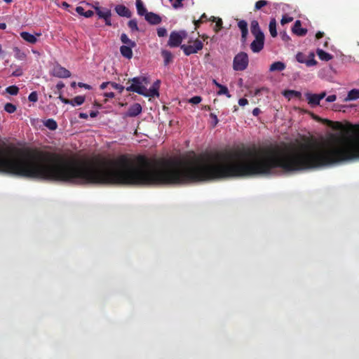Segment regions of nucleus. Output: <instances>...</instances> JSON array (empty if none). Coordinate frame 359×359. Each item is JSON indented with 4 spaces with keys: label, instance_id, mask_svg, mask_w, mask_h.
<instances>
[{
    "label": "nucleus",
    "instance_id": "obj_1",
    "mask_svg": "<svg viewBox=\"0 0 359 359\" xmlns=\"http://www.w3.org/2000/svg\"><path fill=\"white\" fill-rule=\"evenodd\" d=\"M0 173L79 184H122V155L95 163L35 149L0 148Z\"/></svg>",
    "mask_w": 359,
    "mask_h": 359
},
{
    "label": "nucleus",
    "instance_id": "obj_2",
    "mask_svg": "<svg viewBox=\"0 0 359 359\" xmlns=\"http://www.w3.org/2000/svg\"><path fill=\"white\" fill-rule=\"evenodd\" d=\"M250 31L255 37V39L250 43V49L253 53H259L264 48L265 38L257 20H255L251 22Z\"/></svg>",
    "mask_w": 359,
    "mask_h": 359
},
{
    "label": "nucleus",
    "instance_id": "obj_3",
    "mask_svg": "<svg viewBox=\"0 0 359 359\" xmlns=\"http://www.w3.org/2000/svg\"><path fill=\"white\" fill-rule=\"evenodd\" d=\"M132 81V84L126 88L128 92H134L139 95L144 94L145 86L149 83V79L147 76H141L134 77L128 81Z\"/></svg>",
    "mask_w": 359,
    "mask_h": 359
},
{
    "label": "nucleus",
    "instance_id": "obj_4",
    "mask_svg": "<svg viewBox=\"0 0 359 359\" xmlns=\"http://www.w3.org/2000/svg\"><path fill=\"white\" fill-rule=\"evenodd\" d=\"M249 64V57L246 53L240 52L236 54L233 60V69L235 71H244Z\"/></svg>",
    "mask_w": 359,
    "mask_h": 359
},
{
    "label": "nucleus",
    "instance_id": "obj_5",
    "mask_svg": "<svg viewBox=\"0 0 359 359\" xmlns=\"http://www.w3.org/2000/svg\"><path fill=\"white\" fill-rule=\"evenodd\" d=\"M203 47L202 41L198 39H196L194 41V45H182L180 46L181 49L183 50L185 55L189 56L191 54L196 53L201 50Z\"/></svg>",
    "mask_w": 359,
    "mask_h": 359
},
{
    "label": "nucleus",
    "instance_id": "obj_6",
    "mask_svg": "<svg viewBox=\"0 0 359 359\" xmlns=\"http://www.w3.org/2000/svg\"><path fill=\"white\" fill-rule=\"evenodd\" d=\"M185 36V32H172L170 34L168 45L171 48L178 47L182 43V41Z\"/></svg>",
    "mask_w": 359,
    "mask_h": 359
},
{
    "label": "nucleus",
    "instance_id": "obj_7",
    "mask_svg": "<svg viewBox=\"0 0 359 359\" xmlns=\"http://www.w3.org/2000/svg\"><path fill=\"white\" fill-rule=\"evenodd\" d=\"M52 75L57 78H69L71 76V72L60 65H56L52 69Z\"/></svg>",
    "mask_w": 359,
    "mask_h": 359
},
{
    "label": "nucleus",
    "instance_id": "obj_8",
    "mask_svg": "<svg viewBox=\"0 0 359 359\" xmlns=\"http://www.w3.org/2000/svg\"><path fill=\"white\" fill-rule=\"evenodd\" d=\"M325 96V92H322L320 94H312L309 93L306 94L308 103L313 107L319 105L320 100H323Z\"/></svg>",
    "mask_w": 359,
    "mask_h": 359
},
{
    "label": "nucleus",
    "instance_id": "obj_9",
    "mask_svg": "<svg viewBox=\"0 0 359 359\" xmlns=\"http://www.w3.org/2000/svg\"><path fill=\"white\" fill-rule=\"evenodd\" d=\"M238 27L241 32V41L245 43L248 34V23L245 20H241L238 22Z\"/></svg>",
    "mask_w": 359,
    "mask_h": 359
},
{
    "label": "nucleus",
    "instance_id": "obj_10",
    "mask_svg": "<svg viewBox=\"0 0 359 359\" xmlns=\"http://www.w3.org/2000/svg\"><path fill=\"white\" fill-rule=\"evenodd\" d=\"M142 106L139 103H135L131 105L126 112V116L128 117H135L142 112Z\"/></svg>",
    "mask_w": 359,
    "mask_h": 359
},
{
    "label": "nucleus",
    "instance_id": "obj_11",
    "mask_svg": "<svg viewBox=\"0 0 359 359\" xmlns=\"http://www.w3.org/2000/svg\"><path fill=\"white\" fill-rule=\"evenodd\" d=\"M145 20L151 25H158L161 22V17L153 12H149L145 15Z\"/></svg>",
    "mask_w": 359,
    "mask_h": 359
},
{
    "label": "nucleus",
    "instance_id": "obj_12",
    "mask_svg": "<svg viewBox=\"0 0 359 359\" xmlns=\"http://www.w3.org/2000/svg\"><path fill=\"white\" fill-rule=\"evenodd\" d=\"M292 32L299 36H303L306 34L307 29L302 28L301 21L297 20L292 27Z\"/></svg>",
    "mask_w": 359,
    "mask_h": 359
},
{
    "label": "nucleus",
    "instance_id": "obj_13",
    "mask_svg": "<svg viewBox=\"0 0 359 359\" xmlns=\"http://www.w3.org/2000/svg\"><path fill=\"white\" fill-rule=\"evenodd\" d=\"M115 11L121 17L130 18L132 15L130 11L123 5L116 6L115 7Z\"/></svg>",
    "mask_w": 359,
    "mask_h": 359
},
{
    "label": "nucleus",
    "instance_id": "obj_14",
    "mask_svg": "<svg viewBox=\"0 0 359 359\" xmlns=\"http://www.w3.org/2000/svg\"><path fill=\"white\" fill-rule=\"evenodd\" d=\"M20 35L25 41L31 44H35L38 41L36 36L27 32H22Z\"/></svg>",
    "mask_w": 359,
    "mask_h": 359
},
{
    "label": "nucleus",
    "instance_id": "obj_15",
    "mask_svg": "<svg viewBox=\"0 0 359 359\" xmlns=\"http://www.w3.org/2000/svg\"><path fill=\"white\" fill-rule=\"evenodd\" d=\"M134 47H131V46H121L120 47V52H121V55L127 59H131L133 57L132 49Z\"/></svg>",
    "mask_w": 359,
    "mask_h": 359
},
{
    "label": "nucleus",
    "instance_id": "obj_16",
    "mask_svg": "<svg viewBox=\"0 0 359 359\" xmlns=\"http://www.w3.org/2000/svg\"><path fill=\"white\" fill-rule=\"evenodd\" d=\"M285 69V65L280 61L275 62L272 63L270 66L269 71L270 72H281Z\"/></svg>",
    "mask_w": 359,
    "mask_h": 359
},
{
    "label": "nucleus",
    "instance_id": "obj_17",
    "mask_svg": "<svg viewBox=\"0 0 359 359\" xmlns=\"http://www.w3.org/2000/svg\"><path fill=\"white\" fill-rule=\"evenodd\" d=\"M136 7L139 15H144L145 17V15L149 13L147 12V8L144 7L142 0H136Z\"/></svg>",
    "mask_w": 359,
    "mask_h": 359
},
{
    "label": "nucleus",
    "instance_id": "obj_18",
    "mask_svg": "<svg viewBox=\"0 0 359 359\" xmlns=\"http://www.w3.org/2000/svg\"><path fill=\"white\" fill-rule=\"evenodd\" d=\"M121 41L124 44L123 46L135 47L136 43L128 38L126 34L123 33L121 35Z\"/></svg>",
    "mask_w": 359,
    "mask_h": 359
},
{
    "label": "nucleus",
    "instance_id": "obj_19",
    "mask_svg": "<svg viewBox=\"0 0 359 359\" xmlns=\"http://www.w3.org/2000/svg\"><path fill=\"white\" fill-rule=\"evenodd\" d=\"M316 53L318 57L323 61H329L332 58V55L322 49L318 48Z\"/></svg>",
    "mask_w": 359,
    "mask_h": 359
},
{
    "label": "nucleus",
    "instance_id": "obj_20",
    "mask_svg": "<svg viewBox=\"0 0 359 359\" xmlns=\"http://www.w3.org/2000/svg\"><path fill=\"white\" fill-rule=\"evenodd\" d=\"M283 95L285 97H287L289 100H290L292 97L300 99L302 97V93L300 92L294 90H285L283 93Z\"/></svg>",
    "mask_w": 359,
    "mask_h": 359
},
{
    "label": "nucleus",
    "instance_id": "obj_21",
    "mask_svg": "<svg viewBox=\"0 0 359 359\" xmlns=\"http://www.w3.org/2000/svg\"><path fill=\"white\" fill-rule=\"evenodd\" d=\"M95 12L100 18H106L111 13V11L108 8L96 7Z\"/></svg>",
    "mask_w": 359,
    "mask_h": 359
},
{
    "label": "nucleus",
    "instance_id": "obj_22",
    "mask_svg": "<svg viewBox=\"0 0 359 359\" xmlns=\"http://www.w3.org/2000/svg\"><path fill=\"white\" fill-rule=\"evenodd\" d=\"M15 57L20 60H24L27 57V55L25 52L22 51L18 47H14L13 48Z\"/></svg>",
    "mask_w": 359,
    "mask_h": 359
},
{
    "label": "nucleus",
    "instance_id": "obj_23",
    "mask_svg": "<svg viewBox=\"0 0 359 359\" xmlns=\"http://www.w3.org/2000/svg\"><path fill=\"white\" fill-rule=\"evenodd\" d=\"M161 55L163 56V60H164V65L166 66L170 62H172V54L171 53V52H170L168 50H163L161 51Z\"/></svg>",
    "mask_w": 359,
    "mask_h": 359
},
{
    "label": "nucleus",
    "instance_id": "obj_24",
    "mask_svg": "<svg viewBox=\"0 0 359 359\" xmlns=\"http://www.w3.org/2000/svg\"><path fill=\"white\" fill-rule=\"evenodd\" d=\"M76 11L81 15H83L86 18H90L94 15V12L91 10H88L85 11L84 8L82 6H77L76 8Z\"/></svg>",
    "mask_w": 359,
    "mask_h": 359
},
{
    "label": "nucleus",
    "instance_id": "obj_25",
    "mask_svg": "<svg viewBox=\"0 0 359 359\" xmlns=\"http://www.w3.org/2000/svg\"><path fill=\"white\" fill-rule=\"evenodd\" d=\"M142 95L145 97H158L159 93L158 91L156 90V88H152L151 87L149 90L147 89L145 87L144 90V94H142Z\"/></svg>",
    "mask_w": 359,
    "mask_h": 359
},
{
    "label": "nucleus",
    "instance_id": "obj_26",
    "mask_svg": "<svg viewBox=\"0 0 359 359\" xmlns=\"http://www.w3.org/2000/svg\"><path fill=\"white\" fill-rule=\"evenodd\" d=\"M359 98V89H353L348 93L346 101L348 100H355Z\"/></svg>",
    "mask_w": 359,
    "mask_h": 359
},
{
    "label": "nucleus",
    "instance_id": "obj_27",
    "mask_svg": "<svg viewBox=\"0 0 359 359\" xmlns=\"http://www.w3.org/2000/svg\"><path fill=\"white\" fill-rule=\"evenodd\" d=\"M269 29L272 37H276L277 36L276 21L274 18L271 20L269 25Z\"/></svg>",
    "mask_w": 359,
    "mask_h": 359
},
{
    "label": "nucleus",
    "instance_id": "obj_28",
    "mask_svg": "<svg viewBox=\"0 0 359 359\" xmlns=\"http://www.w3.org/2000/svg\"><path fill=\"white\" fill-rule=\"evenodd\" d=\"M85 101V97L84 96H76L74 99L70 100L69 104L72 106H79L81 105Z\"/></svg>",
    "mask_w": 359,
    "mask_h": 359
},
{
    "label": "nucleus",
    "instance_id": "obj_29",
    "mask_svg": "<svg viewBox=\"0 0 359 359\" xmlns=\"http://www.w3.org/2000/svg\"><path fill=\"white\" fill-rule=\"evenodd\" d=\"M269 4V2L266 0H259L255 4L254 11H257Z\"/></svg>",
    "mask_w": 359,
    "mask_h": 359
},
{
    "label": "nucleus",
    "instance_id": "obj_30",
    "mask_svg": "<svg viewBox=\"0 0 359 359\" xmlns=\"http://www.w3.org/2000/svg\"><path fill=\"white\" fill-rule=\"evenodd\" d=\"M45 126L51 130H54L57 128V122L53 118L48 119L45 123Z\"/></svg>",
    "mask_w": 359,
    "mask_h": 359
},
{
    "label": "nucleus",
    "instance_id": "obj_31",
    "mask_svg": "<svg viewBox=\"0 0 359 359\" xmlns=\"http://www.w3.org/2000/svg\"><path fill=\"white\" fill-rule=\"evenodd\" d=\"M128 26L132 32L139 31L137 21L136 19H132L129 20L128 22Z\"/></svg>",
    "mask_w": 359,
    "mask_h": 359
},
{
    "label": "nucleus",
    "instance_id": "obj_32",
    "mask_svg": "<svg viewBox=\"0 0 359 359\" xmlns=\"http://www.w3.org/2000/svg\"><path fill=\"white\" fill-rule=\"evenodd\" d=\"M6 91L11 95H16L19 92V88L16 86H11L6 88Z\"/></svg>",
    "mask_w": 359,
    "mask_h": 359
},
{
    "label": "nucleus",
    "instance_id": "obj_33",
    "mask_svg": "<svg viewBox=\"0 0 359 359\" xmlns=\"http://www.w3.org/2000/svg\"><path fill=\"white\" fill-rule=\"evenodd\" d=\"M218 88L219 89V91L217 92V94L219 95H226L228 97H231V95L229 94V90L226 86L221 84Z\"/></svg>",
    "mask_w": 359,
    "mask_h": 359
},
{
    "label": "nucleus",
    "instance_id": "obj_34",
    "mask_svg": "<svg viewBox=\"0 0 359 359\" xmlns=\"http://www.w3.org/2000/svg\"><path fill=\"white\" fill-rule=\"evenodd\" d=\"M4 110L9 114H12L16 111V107L12 103L8 102L5 104Z\"/></svg>",
    "mask_w": 359,
    "mask_h": 359
},
{
    "label": "nucleus",
    "instance_id": "obj_35",
    "mask_svg": "<svg viewBox=\"0 0 359 359\" xmlns=\"http://www.w3.org/2000/svg\"><path fill=\"white\" fill-rule=\"evenodd\" d=\"M310 57L311 58L309 60L306 59L305 64L307 67L314 66L317 64V61L314 59V54L313 53H310Z\"/></svg>",
    "mask_w": 359,
    "mask_h": 359
},
{
    "label": "nucleus",
    "instance_id": "obj_36",
    "mask_svg": "<svg viewBox=\"0 0 359 359\" xmlns=\"http://www.w3.org/2000/svg\"><path fill=\"white\" fill-rule=\"evenodd\" d=\"M222 20L221 18H218L215 22V25L213 28L215 32H218L222 28Z\"/></svg>",
    "mask_w": 359,
    "mask_h": 359
},
{
    "label": "nucleus",
    "instance_id": "obj_37",
    "mask_svg": "<svg viewBox=\"0 0 359 359\" xmlns=\"http://www.w3.org/2000/svg\"><path fill=\"white\" fill-rule=\"evenodd\" d=\"M296 59L299 63H305L306 55L302 53H298L296 55Z\"/></svg>",
    "mask_w": 359,
    "mask_h": 359
},
{
    "label": "nucleus",
    "instance_id": "obj_38",
    "mask_svg": "<svg viewBox=\"0 0 359 359\" xmlns=\"http://www.w3.org/2000/svg\"><path fill=\"white\" fill-rule=\"evenodd\" d=\"M28 100L30 101V102H35L38 100V95H37V93L36 91H33L32 92L29 96H28Z\"/></svg>",
    "mask_w": 359,
    "mask_h": 359
},
{
    "label": "nucleus",
    "instance_id": "obj_39",
    "mask_svg": "<svg viewBox=\"0 0 359 359\" xmlns=\"http://www.w3.org/2000/svg\"><path fill=\"white\" fill-rule=\"evenodd\" d=\"M293 20V18L292 17H290L287 15H285L282 17V19L280 20V23L281 25H285V24H287V23H289L290 22H292Z\"/></svg>",
    "mask_w": 359,
    "mask_h": 359
},
{
    "label": "nucleus",
    "instance_id": "obj_40",
    "mask_svg": "<svg viewBox=\"0 0 359 359\" xmlns=\"http://www.w3.org/2000/svg\"><path fill=\"white\" fill-rule=\"evenodd\" d=\"M111 86L114 89L118 90L120 93H121L125 88L124 86L112 81H111Z\"/></svg>",
    "mask_w": 359,
    "mask_h": 359
},
{
    "label": "nucleus",
    "instance_id": "obj_41",
    "mask_svg": "<svg viewBox=\"0 0 359 359\" xmlns=\"http://www.w3.org/2000/svg\"><path fill=\"white\" fill-rule=\"evenodd\" d=\"M157 34L159 37H163L167 35V29L164 27H159L157 29Z\"/></svg>",
    "mask_w": 359,
    "mask_h": 359
},
{
    "label": "nucleus",
    "instance_id": "obj_42",
    "mask_svg": "<svg viewBox=\"0 0 359 359\" xmlns=\"http://www.w3.org/2000/svg\"><path fill=\"white\" fill-rule=\"evenodd\" d=\"M201 100H202L201 97L194 96L189 100V102L193 104H197L200 103L201 102Z\"/></svg>",
    "mask_w": 359,
    "mask_h": 359
},
{
    "label": "nucleus",
    "instance_id": "obj_43",
    "mask_svg": "<svg viewBox=\"0 0 359 359\" xmlns=\"http://www.w3.org/2000/svg\"><path fill=\"white\" fill-rule=\"evenodd\" d=\"M210 118L212 120V126H213V127H215L217 126V124L218 123V121H219L217 115L215 114L214 113H210Z\"/></svg>",
    "mask_w": 359,
    "mask_h": 359
},
{
    "label": "nucleus",
    "instance_id": "obj_44",
    "mask_svg": "<svg viewBox=\"0 0 359 359\" xmlns=\"http://www.w3.org/2000/svg\"><path fill=\"white\" fill-rule=\"evenodd\" d=\"M111 13H109L107 17H106V18H103L104 20V22H105V24L107 26H111Z\"/></svg>",
    "mask_w": 359,
    "mask_h": 359
},
{
    "label": "nucleus",
    "instance_id": "obj_45",
    "mask_svg": "<svg viewBox=\"0 0 359 359\" xmlns=\"http://www.w3.org/2000/svg\"><path fill=\"white\" fill-rule=\"evenodd\" d=\"M337 99V96L335 95H331L326 97V101L328 102H334Z\"/></svg>",
    "mask_w": 359,
    "mask_h": 359
},
{
    "label": "nucleus",
    "instance_id": "obj_46",
    "mask_svg": "<svg viewBox=\"0 0 359 359\" xmlns=\"http://www.w3.org/2000/svg\"><path fill=\"white\" fill-rule=\"evenodd\" d=\"M238 104L241 106H245L246 104H248V100L245 98H241L238 100Z\"/></svg>",
    "mask_w": 359,
    "mask_h": 359
},
{
    "label": "nucleus",
    "instance_id": "obj_47",
    "mask_svg": "<svg viewBox=\"0 0 359 359\" xmlns=\"http://www.w3.org/2000/svg\"><path fill=\"white\" fill-rule=\"evenodd\" d=\"M22 74V71L21 69H17L12 73V76H20Z\"/></svg>",
    "mask_w": 359,
    "mask_h": 359
},
{
    "label": "nucleus",
    "instance_id": "obj_48",
    "mask_svg": "<svg viewBox=\"0 0 359 359\" xmlns=\"http://www.w3.org/2000/svg\"><path fill=\"white\" fill-rule=\"evenodd\" d=\"M78 86L80 87V88H84L86 89H88V90H90L92 88L90 85L88 84H86V83H81V82H79L78 83Z\"/></svg>",
    "mask_w": 359,
    "mask_h": 359
},
{
    "label": "nucleus",
    "instance_id": "obj_49",
    "mask_svg": "<svg viewBox=\"0 0 359 359\" xmlns=\"http://www.w3.org/2000/svg\"><path fill=\"white\" fill-rule=\"evenodd\" d=\"M104 96L107 98H114V96H115V94L113 93V92H110V93H104Z\"/></svg>",
    "mask_w": 359,
    "mask_h": 359
},
{
    "label": "nucleus",
    "instance_id": "obj_50",
    "mask_svg": "<svg viewBox=\"0 0 359 359\" xmlns=\"http://www.w3.org/2000/svg\"><path fill=\"white\" fill-rule=\"evenodd\" d=\"M108 85L111 86V81L103 82L100 85V89L104 90L107 87Z\"/></svg>",
    "mask_w": 359,
    "mask_h": 359
},
{
    "label": "nucleus",
    "instance_id": "obj_51",
    "mask_svg": "<svg viewBox=\"0 0 359 359\" xmlns=\"http://www.w3.org/2000/svg\"><path fill=\"white\" fill-rule=\"evenodd\" d=\"M202 20L198 19V20H194V25H195V29H196L197 28L199 27L200 25L202 23Z\"/></svg>",
    "mask_w": 359,
    "mask_h": 359
},
{
    "label": "nucleus",
    "instance_id": "obj_52",
    "mask_svg": "<svg viewBox=\"0 0 359 359\" xmlns=\"http://www.w3.org/2000/svg\"><path fill=\"white\" fill-rule=\"evenodd\" d=\"M59 99L65 104H69L71 102H70V100L69 99H67L64 97H62V95H60L59 96Z\"/></svg>",
    "mask_w": 359,
    "mask_h": 359
},
{
    "label": "nucleus",
    "instance_id": "obj_53",
    "mask_svg": "<svg viewBox=\"0 0 359 359\" xmlns=\"http://www.w3.org/2000/svg\"><path fill=\"white\" fill-rule=\"evenodd\" d=\"M260 113L261 110L258 107H256L252 110V114L255 116H257Z\"/></svg>",
    "mask_w": 359,
    "mask_h": 359
},
{
    "label": "nucleus",
    "instance_id": "obj_54",
    "mask_svg": "<svg viewBox=\"0 0 359 359\" xmlns=\"http://www.w3.org/2000/svg\"><path fill=\"white\" fill-rule=\"evenodd\" d=\"M323 36H324V32H320V31H319V32H318L316 33V38L317 39H320V38L323 37Z\"/></svg>",
    "mask_w": 359,
    "mask_h": 359
},
{
    "label": "nucleus",
    "instance_id": "obj_55",
    "mask_svg": "<svg viewBox=\"0 0 359 359\" xmlns=\"http://www.w3.org/2000/svg\"><path fill=\"white\" fill-rule=\"evenodd\" d=\"M65 86V84L62 82V81H60L57 83L56 85V88L58 89V90H60L62 89V88H64Z\"/></svg>",
    "mask_w": 359,
    "mask_h": 359
},
{
    "label": "nucleus",
    "instance_id": "obj_56",
    "mask_svg": "<svg viewBox=\"0 0 359 359\" xmlns=\"http://www.w3.org/2000/svg\"><path fill=\"white\" fill-rule=\"evenodd\" d=\"M79 117L80 118H83V119H87L88 116L87 114L86 113H80L79 115Z\"/></svg>",
    "mask_w": 359,
    "mask_h": 359
},
{
    "label": "nucleus",
    "instance_id": "obj_57",
    "mask_svg": "<svg viewBox=\"0 0 359 359\" xmlns=\"http://www.w3.org/2000/svg\"><path fill=\"white\" fill-rule=\"evenodd\" d=\"M199 19L201 20L203 22L204 21L208 20V17H207L205 13H203V15H201V18Z\"/></svg>",
    "mask_w": 359,
    "mask_h": 359
},
{
    "label": "nucleus",
    "instance_id": "obj_58",
    "mask_svg": "<svg viewBox=\"0 0 359 359\" xmlns=\"http://www.w3.org/2000/svg\"><path fill=\"white\" fill-rule=\"evenodd\" d=\"M159 84H160V81L158 80L156 82H154V83L152 86V88H156V90L158 91Z\"/></svg>",
    "mask_w": 359,
    "mask_h": 359
},
{
    "label": "nucleus",
    "instance_id": "obj_59",
    "mask_svg": "<svg viewBox=\"0 0 359 359\" xmlns=\"http://www.w3.org/2000/svg\"><path fill=\"white\" fill-rule=\"evenodd\" d=\"M97 114H98V111H92L90 113V116L91 118H95V117H96L97 116Z\"/></svg>",
    "mask_w": 359,
    "mask_h": 359
},
{
    "label": "nucleus",
    "instance_id": "obj_60",
    "mask_svg": "<svg viewBox=\"0 0 359 359\" xmlns=\"http://www.w3.org/2000/svg\"><path fill=\"white\" fill-rule=\"evenodd\" d=\"M218 18H216V17H215V16H212V17H210V18L208 19V20L212 21V22H215Z\"/></svg>",
    "mask_w": 359,
    "mask_h": 359
},
{
    "label": "nucleus",
    "instance_id": "obj_61",
    "mask_svg": "<svg viewBox=\"0 0 359 359\" xmlns=\"http://www.w3.org/2000/svg\"><path fill=\"white\" fill-rule=\"evenodd\" d=\"M6 28V24L3 22L0 23V29H5Z\"/></svg>",
    "mask_w": 359,
    "mask_h": 359
},
{
    "label": "nucleus",
    "instance_id": "obj_62",
    "mask_svg": "<svg viewBox=\"0 0 359 359\" xmlns=\"http://www.w3.org/2000/svg\"><path fill=\"white\" fill-rule=\"evenodd\" d=\"M212 83L217 87L219 88L220 86V83H219L215 79H213L212 80Z\"/></svg>",
    "mask_w": 359,
    "mask_h": 359
},
{
    "label": "nucleus",
    "instance_id": "obj_63",
    "mask_svg": "<svg viewBox=\"0 0 359 359\" xmlns=\"http://www.w3.org/2000/svg\"><path fill=\"white\" fill-rule=\"evenodd\" d=\"M351 127L352 128L359 130V126H357V125H354V126H353V125H351Z\"/></svg>",
    "mask_w": 359,
    "mask_h": 359
},
{
    "label": "nucleus",
    "instance_id": "obj_64",
    "mask_svg": "<svg viewBox=\"0 0 359 359\" xmlns=\"http://www.w3.org/2000/svg\"><path fill=\"white\" fill-rule=\"evenodd\" d=\"M260 91H261V89H257L255 93V95H257L260 93Z\"/></svg>",
    "mask_w": 359,
    "mask_h": 359
}]
</instances>
